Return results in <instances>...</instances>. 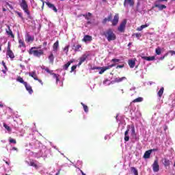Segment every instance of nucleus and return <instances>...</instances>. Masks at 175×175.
<instances>
[{"instance_id": "1", "label": "nucleus", "mask_w": 175, "mask_h": 175, "mask_svg": "<svg viewBox=\"0 0 175 175\" xmlns=\"http://www.w3.org/2000/svg\"><path fill=\"white\" fill-rule=\"evenodd\" d=\"M101 35L103 36H105V38H106L108 42H111L117 39V36H116V33H114V31H113V29H107L105 31L101 33Z\"/></svg>"}, {"instance_id": "2", "label": "nucleus", "mask_w": 175, "mask_h": 175, "mask_svg": "<svg viewBox=\"0 0 175 175\" xmlns=\"http://www.w3.org/2000/svg\"><path fill=\"white\" fill-rule=\"evenodd\" d=\"M38 48L36 46L31 47L29 51V54H30V55L33 54L34 57H38V58L44 55V51L42 49L38 50Z\"/></svg>"}, {"instance_id": "3", "label": "nucleus", "mask_w": 175, "mask_h": 175, "mask_svg": "<svg viewBox=\"0 0 175 175\" xmlns=\"http://www.w3.org/2000/svg\"><path fill=\"white\" fill-rule=\"evenodd\" d=\"M20 6L21 9L27 14L28 16H31V12H29V10L28 9V3H27V1L22 0L21 3H20Z\"/></svg>"}, {"instance_id": "4", "label": "nucleus", "mask_w": 175, "mask_h": 175, "mask_svg": "<svg viewBox=\"0 0 175 175\" xmlns=\"http://www.w3.org/2000/svg\"><path fill=\"white\" fill-rule=\"evenodd\" d=\"M126 27V19L122 21L120 26L118 27V31L121 33L125 32V28Z\"/></svg>"}, {"instance_id": "5", "label": "nucleus", "mask_w": 175, "mask_h": 175, "mask_svg": "<svg viewBox=\"0 0 175 175\" xmlns=\"http://www.w3.org/2000/svg\"><path fill=\"white\" fill-rule=\"evenodd\" d=\"M88 57H90V55H87V54L82 55L81 57H79V62L77 66H81V65H82L83 62H85V61H87V58H88Z\"/></svg>"}, {"instance_id": "6", "label": "nucleus", "mask_w": 175, "mask_h": 175, "mask_svg": "<svg viewBox=\"0 0 175 175\" xmlns=\"http://www.w3.org/2000/svg\"><path fill=\"white\" fill-rule=\"evenodd\" d=\"M152 167L153 172H154V173H157V172H159V164L158 163V160H154Z\"/></svg>"}, {"instance_id": "7", "label": "nucleus", "mask_w": 175, "mask_h": 175, "mask_svg": "<svg viewBox=\"0 0 175 175\" xmlns=\"http://www.w3.org/2000/svg\"><path fill=\"white\" fill-rule=\"evenodd\" d=\"M6 55L8 56L11 59L14 58V53H13V51L10 49V46H9L7 49Z\"/></svg>"}, {"instance_id": "8", "label": "nucleus", "mask_w": 175, "mask_h": 175, "mask_svg": "<svg viewBox=\"0 0 175 175\" xmlns=\"http://www.w3.org/2000/svg\"><path fill=\"white\" fill-rule=\"evenodd\" d=\"M120 20V16H118V14H116V15L113 17V19L111 20V23L113 27H116L117 24H118V21Z\"/></svg>"}, {"instance_id": "9", "label": "nucleus", "mask_w": 175, "mask_h": 175, "mask_svg": "<svg viewBox=\"0 0 175 175\" xmlns=\"http://www.w3.org/2000/svg\"><path fill=\"white\" fill-rule=\"evenodd\" d=\"M33 40H35V37L31 36L29 33H27L25 42H27V43H30L33 42Z\"/></svg>"}, {"instance_id": "10", "label": "nucleus", "mask_w": 175, "mask_h": 175, "mask_svg": "<svg viewBox=\"0 0 175 175\" xmlns=\"http://www.w3.org/2000/svg\"><path fill=\"white\" fill-rule=\"evenodd\" d=\"M46 5L48 6V8H49V9H53V12H55V13L58 12V10L55 7V5H54V4L48 1V2H46Z\"/></svg>"}, {"instance_id": "11", "label": "nucleus", "mask_w": 175, "mask_h": 175, "mask_svg": "<svg viewBox=\"0 0 175 175\" xmlns=\"http://www.w3.org/2000/svg\"><path fill=\"white\" fill-rule=\"evenodd\" d=\"M154 8H158L159 10H163V9H166V5L162 4H159V3L155 2Z\"/></svg>"}, {"instance_id": "12", "label": "nucleus", "mask_w": 175, "mask_h": 175, "mask_svg": "<svg viewBox=\"0 0 175 175\" xmlns=\"http://www.w3.org/2000/svg\"><path fill=\"white\" fill-rule=\"evenodd\" d=\"M112 18H113V15H112L111 14H110L108 16L107 18H105L103 20L102 23H103V24H104V25H105V24H107L108 21H111Z\"/></svg>"}, {"instance_id": "13", "label": "nucleus", "mask_w": 175, "mask_h": 175, "mask_svg": "<svg viewBox=\"0 0 175 175\" xmlns=\"http://www.w3.org/2000/svg\"><path fill=\"white\" fill-rule=\"evenodd\" d=\"M27 91H28L29 94H33V90H32V87L29 85H28V83H27L25 85H24Z\"/></svg>"}, {"instance_id": "14", "label": "nucleus", "mask_w": 175, "mask_h": 175, "mask_svg": "<svg viewBox=\"0 0 175 175\" xmlns=\"http://www.w3.org/2000/svg\"><path fill=\"white\" fill-rule=\"evenodd\" d=\"M163 163L165 167H167L170 166V160H169L166 158H164L163 159Z\"/></svg>"}, {"instance_id": "15", "label": "nucleus", "mask_w": 175, "mask_h": 175, "mask_svg": "<svg viewBox=\"0 0 175 175\" xmlns=\"http://www.w3.org/2000/svg\"><path fill=\"white\" fill-rule=\"evenodd\" d=\"M128 64L130 68H135V65H136V62L134 59H129Z\"/></svg>"}, {"instance_id": "16", "label": "nucleus", "mask_w": 175, "mask_h": 175, "mask_svg": "<svg viewBox=\"0 0 175 175\" xmlns=\"http://www.w3.org/2000/svg\"><path fill=\"white\" fill-rule=\"evenodd\" d=\"M152 152V150H150L146 151L144 154V158H145V159H148V158H150V157L151 156Z\"/></svg>"}, {"instance_id": "17", "label": "nucleus", "mask_w": 175, "mask_h": 175, "mask_svg": "<svg viewBox=\"0 0 175 175\" xmlns=\"http://www.w3.org/2000/svg\"><path fill=\"white\" fill-rule=\"evenodd\" d=\"M8 27V30H6V33L8 35V36H11L12 39H14V34H13V31H12V29H10V26Z\"/></svg>"}, {"instance_id": "18", "label": "nucleus", "mask_w": 175, "mask_h": 175, "mask_svg": "<svg viewBox=\"0 0 175 175\" xmlns=\"http://www.w3.org/2000/svg\"><path fill=\"white\" fill-rule=\"evenodd\" d=\"M29 76L32 77L34 80H38V75H36V71H32L29 73Z\"/></svg>"}, {"instance_id": "19", "label": "nucleus", "mask_w": 175, "mask_h": 175, "mask_svg": "<svg viewBox=\"0 0 175 175\" xmlns=\"http://www.w3.org/2000/svg\"><path fill=\"white\" fill-rule=\"evenodd\" d=\"M142 59H145L146 61H154L155 59V56L147 57V56H142Z\"/></svg>"}, {"instance_id": "20", "label": "nucleus", "mask_w": 175, "mask_h": 175, "mask_svg": "<svg viewBox=\"0 0 175 175\" xmlns=\"http://www.w3.org/2000/svg\"><path fill=\"white\" fill-rule=\"evenodd\" d=\"M99 70V75H103L106 70H109V68L107 66L100 67Z\"/></svg>"}, {"instance_id": "21", "label": "nucleus", "mask_w": 175, "mask_h": 175, "mask_svg": "<svg viewBox=\"0 0 175 175\" xmlns=\"http://www.w3.org/2000/svg\"><path fill=\"white\" fill-rule=\"evenodd\" d=\"M163 91H165V88L163 87H161V89L157 92V95H158L159 99H161V98H162V96L163 95Z\"/></svg>"}, {"instance_id": "22", "label": "nucleus", "mask_w": 175, "mask_h": 175, "mask_svg": "<svg viewBox=\"0 0 175 175\" xmlns=\"http://www.w3.org/2000/svg\"><path fill=\"white\" fill-rule=\"evenodd\" d=\"M70 64H73V60L67 62L63 66L64 70H68V68H69V66H70Z\"/></svg>"}, {"instance_id": "23", "label": "nucleus", "mask_w": 175, "mask_h": 175, "mask_svg": "<svg viewBox=\"0 0 175 175\" xmlns=\"http://www.w3.org/2000/svg\"><path fill=\"white\" fill-rule=\"evenodd\" d=\"M124 80H126V77H122L121 78L117 77V78H115L114 82L115 83H121V81H124Z\"/></svg>"}, {"instance_id": "24", "label": "nucleus", "mask_w": 175, "mask_h": 175, "mask_svg": "<svg viewBox=\"0 0 175 175\" xmlns=\"http://www.w3.org/2000/svg\"><path fill=\"white\" fill-rule=\"evenodd\" d=\"M83 42H91L92 41V36L86 35L83 37Z\"/></svg>"}, {"instance_id": "25", "label": "nucleus", "mask_w": 175, "mask_h": 175, "mask_svg": "<svg viewBox=\"0 0 175 175\" xmlns=\"http://www.w3.org/2000/svg\"><path fill=\"white\" fill-rule=\"evenodd\" d=\"M129 4L130 6H133L135 5V1L133 0H124V5Z\"/></svg>"}, {"instance_id": "26", "label": "nucleus", "mask_w": 175, "mask_h": 175, "mask_svg": "<svg viewBox=\"0 0 175 175\" xmlns=\"http://www.w3.org/2000/svg\"><path fill=\"white\" fill-rule=\"evenodd\" d=\"M29 166H33V167H35V169H39V167L38 166V164L33 161V160H31L29 163Z\"/></svg>"}, {"instance_id": "27", "label": "nucleus", "mask_w": 175, "mask_h": 175, "mask_svg": "<svg viewBox=\"0 0 175 175\" xmlns=\"http://www.w3.org/2000/svg\"><path fill=\"white\" fill-rule=\"evenodd\" d=\"M49 59L50 64H54V54L52 53V52L50 53L49 56L48 57Z\"/></svg>"}, {"instance_id": "28", "label": "nucleus", "mask_w": 175, "mask_h": 175, "mask_svg": "<svg viewBox=\"0 0 175 175\" xmlns=\"http://www.w3.org/2000/svg\"><path fill=\"white\" fill-rule=\"evenodd\" d=\"M129 129H127L125 132H124V141L126 142H129Z\"/></svg>"}, {"instance_id": "29", "label": "nucleus", "mask_w": 175, "mask_h": 175, "mask_svg": "<svg viewBox=\"0 0 175 175\" xmlns=\"http://www.w3.org/2000/svg\"><path fill=\"white\" fill-rule=\"evenodd\" d=\"M18 43H19V45H18L19 49H21V47H24V48L26 47L25 42H24V40L19 39Z\"/></svg>"}, {"instance_id": "30", "label": "nucleus", "mask_w": 175, "mask_h": 175, "mask_svg": "<svg viewBox=\"0 0 175 175\" xmlns=\"http://www.w3.org/2000/svg\"><path fill=\"white\" fill-rule=\"evenodd\" d=\"M82 16L83 17H85V20L90 21L91 20V16H92V14L88 12V14H82Z\"/></svg>"}, {"instance_id": "31", "label": "nucleus", "mask_w": 175, "mask_h": 175, "mask_svg": "<svg viewBox=\"0 0 175 175\" xmlns=\"http://www.w3.org/2000/svg\"><path fill=\"white\" fill-rule=\"evenodd\" d=\"M59 46V42L58 41H56L54 44H53V51H57V50H58V46Z\"/></svg>"}, {"instance_id": "32", "label": "nucleus", "mask_w": 175, "mask_h": 175, "mask_svg": "<svg viewBox=\"0 0 175 175\" xmlns=\"http://www.w3.org/2000/svg\"><path fill=\"white\" fill-rule=\"evenodd\" d=\"M16 81L21 83V84H23V85L27 84V82L24 81V79L21 77H18Z\"/></svg>"}, {"instance_id": "33", "label": "nucleus", "mask_w": 175, "mask_h": 175, "mask_svg": "<svg viewBox=\"0 0 175 175\" xmlns=\"http://www.w3.org/2000/svg\"><path fill=\"white\" fill-rule=\"evenodd\" d=\"M147 27H148V24L142 25L139 27L137 28V31H143V29H144V28H147Z\"/></svg>"}, {"instance_id": "34", "label": "nucleus", "mask_w": 175, "mask_h": 175, "mask_svg": "<svg viewBox=\"0 0 175 175\" xmlns=\"http://www.w3.org/2000/svg\"><path fill=\"white\" fill-rule=\"evenodd\" d=\"M155 53H156L157 55H161V54H162V49H161V47L158 46L155 49Z\"/></svg>"}, {"instance_id": "35", "label": "nucleus", "mask_w": 175, "mask_h": 175, "mask_svg": "<svg viewBox=\"0 0 175 175\" xmlns=\"http://www.w3.org/2000/svg\"><path fill=\"white\" fill-rule=\"evenodd\" d=\"M131 170L132 173H133L134 175H139V172L135 167H132Z\"/></svg>"}, {"instance_id": "36", "label": "nucleus", "mask_w": 175, "mask_h": 175, "mask_svg": "<svg viewBox=\"0 0 175 175\" xmlns=\"http://www.w3.org/2000/svg\"><path fill=\"white\" fill-rule=\"evenodd\" d=\"M131 135L132 136H136V131L135 130L134 125H131Z\"/></svg>"}, {"instance_id": "37", "label": "nucleus", "mask_w": 175, "mask_h": 175, "mask_svg": "<svg viewBox=\"0 0 175 175\" xmlns=\"http://www.w3.org/2000/svg\"><path fill=\"white\" fill-rule=\"evenodd\" d=\"M133 103H139V102H143V98L142 97H139L137 98H135L133 100Z\"/></svg>"}, {"instance_id": "38", "label": "nucleus", "mask_w": 175, "mask_h": 175, "mask_svg": "<svg viewBox=\"0 0 175 175\" xmlns=\"http://www.w3.org/2000/svg\"><path fill=\"white\" fill-rule=\"evenodd\" d=\"M81 105L83 106V110L85 113H88V106L85 105L84 103H81Z\"/></svg>"}, {"instance_id": "39", "label": "nucleus", "mask_w": 175, "mask_h": 175, "mask_svg": "<svg viewBox=\"0 0 175 175\" xmlns=\"http://www.w3.org/2000/svg\"><path fill=\"white\" fill-rule=\"evenodd\" d=\"M3 126L8 131V132H12V129L10 128V126H8V124H6L5 123H3Z\"/></svg>"}, {"instance_id": "40", "label": "nucleus", "mask_w": 175, "mask_h": 175, "mask_svg": "<svg viewBox=\"0 0 175 175\" xmlns=\"http://www.w3.org/2000/svg\"><path fill=\"white\" fill-rule=\"evenodd\" d=\"M15 13L16 14H18V17H20V18H21V20H24V17L23 16V13H21L18 11H16Z\"/></svg>"}, {"instance_id": "41", "label": "nucleus", "mask_w": 175, "mask_h": 175, "mask_svg": "<svg viewBox=\"0 0 175 175\" xmlns=\"http://www.w3.org/2000/svg\"><path fill=\"white\" fill-rule=\"evenodd\" d=\"M80 49H81V44H77V46H75V51H80Z\"/></svg>"}, {"instance_id": "42", "label": "nucleus", "mask_w": 175, "mask_h": 175, "mask_svg": "<svg viewBox=\"0 0 175 175\" xmlns=\"http://www.w3.org/2000/svg\"><path fill=\"white\" fill-rule=\"evenodd\" d=\"M76 68H77V66H76V65L72 66L71 67L70 73H72V72H75V70H76Z\"/></svg>"}, {"instance_id": "43", "label": "nucleus", "mask_w": 175, "mask_h": 175, "mask_svg": "<svg viewBox=\"0 0 175 175\" xmlns=\"http://www.w3.org/2000/svg\"><path fill=\"white\" fill-rule=\"evenodd\" d=\"M10 143H12L13 144H16L17 143V142L16 141V139L10 138Z\"/></svg>"}, {"instance_id": "44", "label": "nucleus", "mask_w": 175, "mask_h": 175, "mask_svg": "<svg viewBox=\"0 0 175 175\" xmlns=\"http://www.w3.org/2000/svg\"><path fill=\"white\" fill-rule=\"evenodd\" d=\"M167 54H171V55H175V51H169Z\"/></svg>"}, {"instance_id": "45", "label": "nucleus", "mask_w": 175, "mask_h": 175, "mask_svg": "<svg viewBox=\"0 0 175 175\" xmlns=\"http://www.w3.org/2000/svg\"><path fill=\"white\" fill-rule=\"evenodd\" d=\"M134 35L135 36V38H142V33H135Z\"/></svg>"}, {"instance_id": "46", "label": "nucleus", "mask_w": 175, "mask_h": 175, "mask_svg": "<svg viewBox=\"0 0 175 175\" xmlns=\"http://www.w3.org/2000/svg\"><path fill=\"white\" fill-rule=\"evenodd\" d=\"M111 62H115V63L120 62V59H112L111 60Z\"/></svg>"}, {"instance_id": "47", "label": "nucleus", "mask_w": 175, "mask_h": 175, "mask_svg": "<svg viewBox=\"0 0 175 175\" xmlns=\"http://www.w3.org/2000/svg\"><path fill=\"white\" fill-rule=\"evenodd\" d=\"M113 66H116V64H111L109 66H107V67L108 68V70H109V69H111V68H113Z\"/></svg>"}, {"instance_id": "48", "label": "nucleus", "mask_w": 175, "mask_h": 175, "mask_svg": "<svg viewBox=\"0 0 175 175\" xmlns=\"http://www.w3.org/2000/svg\"><path fill=\"white\" fill-rule=\"evenodd\" d=\"M53 75L54 77H55L56 81H59V79L58 78V75H57V74H55V73H53Z\"/></svg>"}, {"instance_id": "49", "label": "nucleus", "mask_w": 175, "mask_h": 175, "mask_svg": "<svg viewBox=\"0 0 175 175\" xmlns=\"http://www.w3.org/2000/svg\"><path fill=\"white\" fill-rule=\"evenodd\" d=\"M161 2H167V0H157V3H161Z\"/></svg>"}, {"instance_id": "50", "label": "nucleus", "mask_w": 175, "mask_h": 175, "mask_svg": "<svg viewBox=\"0 0 175 175\" xmlns=\"http://www.w3.org/2000/svg\"><path fill=\"white\" fill-rule=\"evenodd\" d=\"M6 5H7L8 6H9V8H10L12 10H13V5H12L11 4H9L8 2H6Z\"/></svg>"}, {"instance_id": "51", "label": "nucleus", "mask_w": 175, "mask_h": 175, "mask_svg": "<svg viewBox=\"0 0 175 175\" xmlns=\"http://www.w3.org/2000/svg\"><path fill=\"white\" fill-rule=\"evenodd\" d=\"M64 51H66V53H68V51H69V46H65L64 49Z\"/></svg>"}, {"instance_id": "52", "label": "nucleus", "mask_w": 175, "mask_h": 175, "mask_svg": "<svg viewBox=\"0 0 175 175\" xmlns=\"http://www.w3.org/2000/svg\"><path fill=\"white\" fill-rule=\"evenodd\" d=\"M45 72H46L47 73H50L51 74V70H50V69H49V68H46L44 69Z\"/></svg>"}, {"instance_id": "53", "label": "nucleus", "mask_w": 175, "mask_h": 175, "mask_svg": "<svg viewBox=\"0 0 175 175\" xmlns=\"http://www.w3.org/2000/svg\"><path fill=\"white\" fill-rule=\"evenodd\" d=\"M100 69V67H96V66H95V67H93V68H92V70H99Z\"/></svg>"}, {"instance_id": "54", "label": "nucleus", "mask_w": 175, "mask_h": 175, "mask_svg": "<svg viewBox=\"0 0 175 175\" xmlns=\"http://www.w3.org/2000/svg\"><path fill=\"white\" fill-rule=\"evenodd\" d=\"M2 65L5 68V69H8V67L6 66V64L5 63L4 61H2Z\"/></svg>"}, {"instance_id": "55", "label": "nucleus", "mask_w": 175, "mask_h": 175, "mask_svg": "<svg viewBox=\"0 0 175 175\" xmlns=\"http://www.w3.org/2000/svg\"><path fill=\"white\" fill-rule=\"evenodd\" d=\"M167 57V53H166L165 55H164L163 57H160V59L162 61L163 59H165V57Z\"/></svg>"}, {"instance_id": "56", "label": "nucleus", "mask_w": 175, "mask_h": 175, "mask_svg": "<svg viewBox=\"0 0 175 175\" xmlns=\"http://www.w3.org/2000/svg\"><path fill=\"white\" fill-rule=\"evenodd\" d=\"M124 64H122V65H118V66H116V69H118V68H124Z\"/></svg>"}, {"instance_id": "57", "label": "nucleus", "mask_w": 175, "mask_h": 175, "mask_svg": "<svg viewBox=\"0 0 175 175\" xmlns=\"http://www.w3.org/2000/svg\"><path fill=\"white\" fill-rule=\"evenodd\" d=\"M36 80H37V81H39L41 83V85H43V81L41 79H38H38H36Z\"/></svg>"}, {"instance_id": "58", "label": "nucleus", "mask_w": 175, "mask_h": 175, "mask_svg": "<svg viewBox=\"0 0 175 175\" xmlns=\"http://www.w3.org/2000/svg\"><path fill=\"white\" fill-rule=\"evenodd\" d=\"M40 1H41V2H42V8L43 9V8H44V1H43V0H40Z\"/></svg>"}, {"instance_id": "59", "label": "nucleus", "mask_w": 175, "mask_h": 175, "mask_svg": "<svg viewBox=\"0 0 175 175\" xmlns=\"http://www.w3.org/2000/svg\"><path fill=\"white\" fill-rule=\"evenodd\" d=\"M150 150H152V151H158V149L157 148H154V149H150Z\"/></svg>"}, {"instance_id": "60", "label": "nucleus", "mask_w": 175, "mask_h": 175, "mask_svg": "<svg viewBox=\"0 0 175 175\" xmlns=\"http://www.w3.org/2000/svg\"><path fill=\"white\" fill-rule=\"evenodd\" d=\"M80 172H81V173L82 175H86V174L83 172V170H80Z\"/></svg>"}, {"instance_id": "61", "label": "nucleus", "mask_w": 175, "mask_h": 175, "mask_svg": "<svg viewBox=\"0 0 175 175\" xmlns=\"http://www.w3.org/2000/svg\"><path fill=\"white\" fill-rule=\"evenodd\" d=\"M43 46H47V42H43Z\"/></svg>"}, {"instance_id": "62", "label": "nucleus", "mask_w": 175, "mask_h": 175, "mask_svg": "<svg viewBox=\"0 0 175 175\" xmlns=\"http://www.w3.org/2000/svg\"><path fill=\"white\" fill-rule=\"evenodd\" d=\"M12 150H14V151H17V148H16V147H14V148H12Z\"/></svg>"}, {"instance_id": "63", "label": "nucleus", "mask_w": 175, "mask_h": 175, "mask_svg": "<svg viewBox=\"0 0 175 175\" xmlns=\"http://www.w3.org/2000/svg\"><path fill=\"white\" fill-rule=\"evenodd\" d=\"M4 162H5L6 165H8L9 166V165H10L9 162H8V161H6L5 160H4Z\"/></svg>"}, {"instance_id": "64", "label": "nucleus", "mask_w": 175, "mask_h": 175, "mask_svg": "<svg viewBox=\"0 0 175 175\" xmlns=\"http://www.w3.org/2000/svg\"><path fill=\"white\" fill-rule=\"evenodd\" d=\"M87 24H91V21H88L87 22Z\"/></svg>"}]
</instances>
